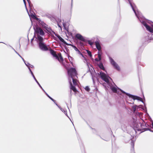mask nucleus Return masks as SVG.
I'll return each instance as SVG.
<instances>
[{
	"label": "nucleus",
	"instance_id": "23",
	"mask_svg": "<svg viewBox=\"0 0 153 153\" xmlns=\"http://www.w3.org/2000/svg\"><path fill=\"white\" fill-rule=\"evenodd\" d=\"M152 127H153V122H152ZM148 130L149 131H150L153 132V131H152V130H151V129H150V128H148L145 129L143 130V131H148Z\"/></svg>",
	"mask_w": 153,
	"mask_h": 153
},
{
	"label": "nucleus",
	"instance_id": "27",
	"mask_svg": "<svg viewBox=\"0 0 153 153\" xmlns=\"http://www.w3.org/2000/svg\"><path fill=\"white\" fill-rule=\"evenodd\" d=\"M28 68L30 71V72L31 75H32V76H33V75H34L33 72L32 71L30 68V67H28Z\"/></svg>",
	"mask_w": 153,
	"mask_h": 153
},
{
	"label": "nucleus",
	"instance_id": "44",
	"mask_svg": "<svg viewBox=\"0 0 153 153\" xmlns=\"http://www.w3.org/2000/svg\"><path fill=\"white\" fill-rule=\"evenodd\" d=\"M57 38L59 39L60 38H61V37L59 35H57Z\"/></svg>",
	"mask_w": 153,
	"mask_h": 153
},
{
	"label": "nucleus",
	"instance_id": "4",
	"mask_svg": "<svg viewBox=\"0 0 153 153\" xmlns=\"http://www.w3.org/2000/svg\"><path fill=\"white\" fill-rule=\"evenodd\" d=\"M75 38L76 39L79 40L80 41L79 44L81 46H84L87 42L91 45H92L93 44V42L91 40H87L85 39L79 33H77L75 35Z\"/></svg>",
	"mask_w": 153,
	"mask_h": 153
},
{
	"label": "nucleus",
	"instance_id": "6",
	"mask_svg": "<svg viewBox=\"0 0 153 153\" xmlns=\"http://www.w3.org/2000/svg\"><path fill=\"white\" fill-rule=\"evenodd\" d=\"M132 125L136 132H137V131L141 132L142 131L141 123L139 120H137L135 118H133Z\"/></svg>",
	"mask_w": 153,
	"mask_h": 153
},
{
	"label": "nucleus",
	"instance_id": "20",
	"mask_svg": "<svg viewBox=\"0 0 153 153\" xmlns=\"http://www.w3.org/2000/svg\"><path fill=\"white\" fill-rule=\"evenodd\" d=\"M102 54V51H99L98 52V56L99 60L100 61L101 59V56Z\"/></svg>",
	"mask_w": 153,
	"mask_h": 153
},
{
	"label": "nucleus",
	"instance_id": "49",
	"mask_svg": "<svg viewBox=\"0 0 153 153\" xmlns=\"http://www.w3.org/2000/svg\"><path fill=\"white\" fill-rule=\"evenodd\" d=\"M21 58L22 56L19 55V54L18 53H17Z\"/></svg>",
	"mask_w": 153,
	"mask_h": 153
},
{
	"label": "nucleus",
	"instance_id": "46",
	"mask_svg": "<svg viewBox=\"0 0 153 153\" xmlns=\"http://www.w3.org/2000/svg\"><path fill=\"white\" fill-rule=\"evenodd\" d=\"M72 1H73V0H71V9L72 8V6H73Z\"/></svg>",
	"mask_w": 153,
	"mask_h": 153
},
{
	"label": "nucleus",
	"instance_id": "33",
	"mask_svg": "<svg viewBox=\"0 0 153 153\" xmlns=\"http://www.w3.org/2000/svg\"><path fill=\"white\" fill-rule=\"evenodd\" d=\"M25 64L27 68L28 67H30V64L29 62H26V63H25Z\"/></svg>",
	"mask_w": 153,
	"mask_h": 153
},
{
	"label": "nucleus",
	"instance_id": "29",
	"mask_svg": "<svg viewBox=\"0 0 153 153\" xmlns=\"http://www.w3.org/2000/svg\"><path fill=\"white\" fill-rule=\"evenodd\" d=\"M29 5L30 7H31V6H32V4H31V3L30 0H27Z\"/></svg>",
	"mask_w": 153,
	"mask_h": 153
},
{
	"label": "nucleus",
	"instance_id": "60",
	"mask_svg": "<svg viewBox=\"0 0 153 153\" xmlns=\"http://www.w3.org/2000/svg\"><path fill=\"white\" fill-rule=\"evenodd\" d=\"M19 48H20V45H19Z\"/></svg>",
	"mask_w": 153,
	"mask_h": 153
},
{
	"label": "nucleus",
	"instance_id": "47",
	"mask_svg": "<svg viewBox=\"0 0 153 153\" xmlns=\"http://www.w3.org/2000/svg\"><path fill=\"white\" fill-rule=\"evenodd\" d=\"M53 33L55 35V34H56L55 33L54 31H52H52H51V33Z\"/></svg>",
	"mask_w": 153,
	"mask_h": 153
},
{
	"label": "nucleus",
	"instance_id": "5",
	"mask_svg": "<svg viewBox=\"0 0 153 153\" xmlns=\"http://www.w3.org/2000/svg\"><path fill=\"white\" fill-rule=\"evenodd\" d=\"M33 29L34 30V36H37L36 37V38L37 40H39L40 38L44 39L42 36L45 35V33L43 29L38 26L34 27Z\"/></svg>",
	"mask_w": 153,
	"mask_h": 153
},
{
	"label": "nucleus",
	"instance_id": "40",
	"mask_svg": "<svg viewBox=\"0 0 153 153\" xmlns=\"http://www.w3.org/2000/svg\"><path fill=\"white\" fill-rule=\"evenodd\" d=\"M95 61L97 62H99V61H100V60H99V59H98L97 58H95Z\"/></svg>",
	"mask_w": 153,
	"mask_h": 153
},
{
	"label": "nucleus",
	"instance_id": "22",
	"mask_svg": "<svg viewBox=\"0 0 153 153\" xmlns=\"http://www.w3.org/2000/svg\"><path fill=\"white\" fill-rule=\"evenodd\" d=\"M60 41L64 43V44H66L67 45H69L67 43L65 40H64L62 38V37L61 38H60L59 39Z\"/></svg>",
	"mask_w": 153,
	"mask_h": 153
},
{
	"label": "nucleus",
	"instance_id": "37",
	"mask_svg": "<svg viewBox=\"0 0 153 153\" xmlns=\"http://www.w3.org/2000/svg\"><path fill=\"white\" fill-rule=\"evenodd\" d=\"M63 112H64V113L68 117V116L67 115V111H65V110H63Z\"/></svg>",
	"mask_w": 153,
	"mask_h": 153
},
{
	"label": "nucleus",
	"instance_id": "31",
	"mask_svg": "<svg viewBox=\"0 0 153 153\" xmlns=\"http://www.w3.org/2000/svg\"><path fill=\"white\" fill-rule=\"evenodd\" d=\"M68 59L70 61V62L71 63H72V59H73L72 57L71 56H68Z\"/></svg>",
	"mask_w": 153,
	"mask_h": 153
},
{
	"label": "nucleus",
	"instance_id": "51",
	"mask_svg": "<svg viewBox=\"0 0 153 153\" xmlns=\"http://www.w3.org/2000/svg\"><path fill=\"white\" fill-rule=\"evenodd\" d=\"M88 68H89V71H90V70L89 67H88Z\"/></svg>",
	"mask_w": 153,
	"mask_h": 153
},
{
	"label": "nucleus",
	"instance_id": "2",
	"mask_svg": "<svg viewBox=\"0 0 153 153\" xmlns=\"http://www.w3.org/2000/svg\"><path fill=\"white\" fill-rule=\"evenodd\" d=\"M110 86V88L112 91L114 93H116L117 94H119L120 95H122V94H125L127 96H128L129 98H131L134 100H139L143 103H144L143 102L142 100V99L140 97L134 95H133L131 94H130L129 93H127L121 89L119 88L118 87H117L116 88L113 86L112 85H109Z\"/></svg>",
	"mask_w": 153,
	"mask_h": 153
},
{
	"label": "nucleus",
	"instance_id": "45",
	"mask_svg": "<svg viewBox=\"0 0 153 153\" xmlns=\"http://www.w3.org/2000/svg\"><path fill=\"white\" fill-rule=\"evenodd\" d=\"M149 36H148V37L149 38L148 39L149 40H151L153 39L150 37L149 38Z\"/></svg>",
	"mask_w": 153,
	"mask_h": 153
},
{
	"label": "nucleus",
	"instance_id": "50",
	"mask_svg": "<svg viewBox=\"0 0 153 153\" xmlns=\"http://www.w3.org/2000/svg\"><path fill=\"white\" fill-rule=\"evenodd\" d=\"M55 36H57V35H59L58 34H56H56H55Z\"/></svg>",
	"mask_w": 153,
	"mask_h": 153
},
{
	"label": "nucleus",
	"instance_id": "48",
	"mask_svg": "<svg viewBox=\"0 0 153 153\" xmlns=\"http://www.w3.org/2000/svg\"><path fill=\"white\" fill-rule=\"evenodd\" d=\"M53 33L55 35V34H56L55 33L54 31H52H52H51V33Z\"/></svg>",
	"mask_w": 153,
	"mask_h": 153
},
{
	"label": "nucleus",
	"instance_id": "34",
	"mask_svg": "<svg viewBox=\"0 0 153 153\" xmlns=\"http://www.w3.org/2000/svg\"><path fill=\"white\" fill-rule=\"evenodd\" d=\"M144 106H145V107L143 108H142V109L144 110V111H145V112L146 113H147V109H146V106H145V104H144Z\"/></svg>",
	"mask_w": 153,
	"mask_h": 153
},
{
	"label": "nucleus",
	"instance_id": "24",
	"mask_svg": "<svg viewBox=\"0 0 153 153\" xmlns=\"http://www.w3.org/2000/svg\"><path fill=\"white\" fill-rule=\"evenodd\" d=\"M77 52H78V53L82 55V56L85 58V61H86L87 59L86 58L84 57V55L80 52V51L78 50V51H77Z\"/></svg>",
	"mask_w": 153,
	"mask_h": 153
},
{
	"label": "nucleus",
	"instance_id": "3",
	"mask_svg": "<svg viewBox=\"0 0 153 153\" xmlns=\"http://www.w3.org/2000/svg\"><path fill=\"white\" fill-rule=\"evenodd\" d=\"M68 75L69 82L70 80H72V82L74 85H77V79L78 78L77 73L75 68H71L68 70Z\"/></svg>",
	"mask_w": 153,
	"mask_h": 153
},
{
	"label": "nucleus",
	"instance_id": "41",
	"mask_svg": "<svg viewBox=\"0 0 153 153\" xmlns=\"http://www.w3.org/2000/svg\"><path fill=\"white\" fill-rule=\"evenodd\" d=\"M21 58L22 59L23 61L25 63H26V61L24 60V59L22 57H21Z\"/></svg>",
	"mask_w": 153,
	"mask_h": 153
},
{
	"label": "nucleus",
	"instance_id": "21",
	"mask_svg": "<svg viewBox=\"0 0 153 153\" xmlns=\"http://www.w3.org/2000/svg\"><path fill=\"white\" fill-rule=\"evenodd\" d=\"M143 114V113L141 112H136L135 113V115L136 116H139L140 117H141L142 115Z\"/></svg>",
	"mask_w": 153,
	"mask_h": 153
},
{
	"label": "nucleus",
	"instance_id": "38",
	"mask_svg": "<svg viewBox=\"0 0 153 153\" xmlns=\"http://www.w3.org/2000/svg\"><path fill=\"white\" fill-rule=\"evenodd\" d=\"M9 46L13 50V51L16 52V53H18V52L11 46L9 45Z\"/></svg>",
	"mask_w": 153,
	"mask_h": 153
},
{
	"label": "nucleus",
	"instance_id": "59",
	"mask_svg": "<svg viewBox=\"0 0 153 153\" xmlns=\"http://www.w3.org/2000/svg\"><path fill=\"white\" fill-rule=\"evenodd\" d=\"M58 26H59V27H60V25H58Z\"/></svg>",
	"mask_w": 153,
	"mask_h": 153
},
{
	"label": "nucleus",
	"instance_id": "42",
	"mask_svg": "<svg viewBox=\"0 0 153 153\" xmlns=\"http://www.w3.org/2000/svg\"><path fill=\"white\" fill-rule=\"evenodd\" d=\"M30 67L31 68H34V66L33 65H31L30 64Z\"/></svg>",
	"mask_w": 153,
	"mask_h": 153
},
{
	"label": "nucleus",
	"instance_id": "13",
	"mask_svg": "<svg viewBox=\"0 0 153 153\" xmlns=\"http://www.w3.org/2000/svg\"><path fill=\"white\" fill-rule=\"evenodd\" d=\"M69 83L70 85V92L71 93V90H72L74 92H76L77 91V90H76V88L74 86H73L72 85L71 81V80H70L69 81Z\"/></svg>",
	"mask_w": 153,
	"mask_h": 153
},
{
	"label": "nucleus",
	"instance_id": "56",
	"mask_svg": "<svg viewBox=\"0 0 153 153\" xmlns=\"http://www.w3.org/2000/svg\"><path fill=\"white\" fill-rule=\"evenodd\" d=\"M68 117L69 118V119H70V121H71V119H70V118H69V117Z\"/></svg>",
	"mask_w": 153,
	"mask_h": 153
},
{
	"label": "nucleus",
	"instance_id": "15",
	"mask_svg": "<svg viewBox=\"0 0 153 153\" xmlns=\"http://www.w3.org/2000/svg\"><path fill=\"white\" fill-rule=\"evenodd\" d=\"M50 53L53 56L55 57L56 59H58V57L57 55L56 51L52 49L50 50Z\"/></svg>",
	"mask_w": 153,
	"mask_h": 153
},
{
	"label": "nucleus",
	"instance_id": "54",
	"mask_svg": "<svg viewBox=\"0 0 153 153\" xmlns=\"http://www.w3.org/2000/svg\"><path fill=\"white\" fill-rule=\"evenodd\" d=\"M68 117L69 118V119H70V121H71V119H70V118H69V117Z\"/></svg>",
	"mask_w": 153,
	"mask_h": 153
},
{
	"label": "nucleus",
	"instance_id": "10",
	"mask_svg": "<svg viewBox=\"0 0 153 153\" xmlns=\"http://www.w3.org/2000/svg\"><path fill=\"white\" fill-rule=\"evenodd\" d=\"M95 45L97 49L98 50V52L102 51L100 44L98 41H97L95 42Z\"/></svg>",
	"mask_w": 153,
	"mask_h": 153
},
{
	"label": "nucleus",
	"instance_id": "39",
	"mask_svg": "<svg viewBox=\"0 0 153 153\" xmlns=\"http://www.w3.org/2000/svg\"><path fill=\"white\" fill-rule=\"evenodd\" d=\"M24 2V4L25 5V7H26V9L27 10V11H28L27 9V8L26 6V1H25V2Z\"/></svg>",
	"mask_w": 153,
	"mask_h": 153
},
{
	"label": "nucleus",
	"instance_id": "57",
	"mask_svg": "<svg viewBox=\"0 0 153 153\" xmlns=\"http://www.w3.org/2000/svg\"><path fill=\"white\" fill-rule=\"evenodd\" d=\"M23 2H25V0H23Z\"/></svg>",
	"mask_w": 153,
	"mask_h": 153
},
{
	"label": "nucleus",
	"instance_id": "14",
	"mask_svg": "<svg viewBox=\"0 0 153 153\" xmlns=\"http://www.w3.org/2000/svg\"><path fill=\"white\" fill-rule=\"evenodd\" d=\"M128 126V124L127 123H123L121 125L122 129L124 131H127V127Z\"/></svg>",
	"mask_w": 153,
	"mask_h": 153
},
{
	"label": "nucleus",
	"instance_id": "35",
	"mask_svg": "<svg viewBox=\"0 0 153 153\" xmlns=\"http://www.w3.org/2000/svg\"><path fill=\"white\" fill-rule=\"evenodd\" d=\"M51 100L54 102V103L56 105H57V104L55 100H54L52 98Z\"/></svg>",
	"mask_w": 153,
	"mask_h": 153
},
{
	"label": "nucleus",
	"instance_id": "16",
	"mask_svg": "<svg viewBox=\"0 0 153 153\" xmlns=\"http://www.w3.org/2000/svg\"><path fill=\"white\" fill-rule=\"evenodd\" d=\"M98 67H99V68L102 70H103L104 71H105L106 72V71L105 70V68H104L103 64L102 63V62H100L99 64H98Z\"/></svg>",
	"mask_w": 153,
	"mask_h": 153
},
{
	"label": "nucleus",
	"instance_id": "7",
	"mask_svg": "<svg viewBox=\"0 0 153 153\" xmlns=\"http://www.w3.org/2000/svg\"><path fill=\"white\" fill-rule=\"evenodd\" d=\"M39 40H37V42L39 48L41 50L43 51H48L49 48L46 45V44L43 42L44 39L40 38Z\"/></svg>",
	"mask_w": 153,
	"mask_h": 153
},
{
	"label": "nucleus",
	"instance_id": "9",
	"mask_svg": "<svg viewBox=\"0 0 153 153\" xmlns=\"http://www.w3.org/2000/svg\"><path fill=\"white\" fill-rule=\"evenodd\" d=\"M109 61L111 64L114 68L117 71L120 70V68L118 65L115 62L114 60L111 57H109Z\"/></svg>",
	"mask_w": 153,
	"mask_h": 153
},
{
	"label": "nucleus",
	"instance_id": "62",
	"mask_svg": "<svg viewBox=\"0 0 153 153\" xmlns=\"http://www.w3.org/2000/svg\"><path fill=\"white\" fill-rule=\"evenodd\" d=\"M0 43H1V42H0Z\"/></svg>",
	"mask_w": 153,
	"mask_h": 153
},
{
	"label": "nucleus",
	"instance_id": "53",
	"mask_svg": "<svg viewBox=\"0 0 153 153\" xmlns=\"http://www.w3.org/2000/svg\"><path fill=\"white\" fill-rule=\"evenodd\" d=\"M68 117L69 118V119H70V121H71V119H70V118H69V117Z\"/></svg>",
	"mask_w": 153,
	"mask_h": 153
},
{
	"label": "nucleus",
	"instance_id": "58",
	"mask_svg": "<svg viewBox=\"0 0 153 153\" xmlns=\"http://www.w3.org/2000/svg\"><path fill=\"white\" fill-rule=\"evenodd\" d=\"M63 26L64 27H65V24H63Z\"/></svg>",
	"mask_w": 153,
	"mask_h": 153
},
{
	"label": "nucleus",
	"instance_id": "17",
	"mask_svg": "<svg viewBox=\"0 0 153 153\" xmlns=\"http://www.w3.org/2000/svg\"><path fill=\"white\" fill-rule=\"evenodd\" d=\"M131 145L132 147L131 149V153H135L134 148V143L132 140L131 141Z\"/></svg>",
	"mask_w": 153,
	"mask_h": 153
},
{
	"label": "nucleus",
	"instance_id": "25",
	"mask_svg": "<svg viewBox=\"0 0 153 153\" xmlns=\"http://www.w3.org/2000/svg\"><path fill=\"white\" fill-rule=\"evenodd\" d=\"M58 60H59V59L62 61H63L64 60L63 59L61 54L59 56H58Z\"/></svg>",
	"mask_w": 153,
	"mask_h": 153
},
{
	"label": "nucleus",
	"instance_id": "1",
	"mask_svg": "<svg viewBox=\"0 0 153 153\" xmlns=\"http://www.w3.org/2000/svg\"><path fill=\"white\" fill-rule=\"evenodd\" d=\"M134 12L135 16L140 21L145 27L146 30L151 33H153V25L151 27L148 25L147 22L150 23V21L146 19L142 16V13L138 10H136L137 7L135 4L133 3V0H127Z\"/></svg>",
	"mask_w": 153,
	"mask_h": 153
},
{
	"label": "nucleus",
	"instance_id": "8",
	"mask_svg": "<svg viewBox=\"0 0 153 153\" xmlns=\"http://www.w3.org/2000/svg\"><path fill=\"white\" fill-rule=\"evenodd\" d=\"M98 74L101 79L110 84L109 83V79H110L111 80H112V79L108 76L106 75L102 71H100V73H98Z\"/></svg>",
	"mask_w": 153,
	"mask_h": 153
},
{
	"label": "nucleus",
	"instance_id": "26",
	"mask_svg": "<svg viewBox=\"0 0 153 153\" xmlns=\"http://www.w3.org/2000/svg\"><path fill=\"white\" fill-rule=\"evenodd\" d=\"M87 51L88 55L90 56V57H91L92 56V55L91 54V52L88 50H87Z\"/></svg>",
	"mask_w": 153,
	"mask_h": 153
},
{
	"label": "nucleus",
	"instance_id": "12",
	"mask_svg": "<svg viewBox=\"0 0 153 153\" xmlns=\"http://www.w3.org/2000/svg\"><path fill=\"white\" fill-rule=\"evenodd\" d=\"M140 106L141 105L137 106L136 105H135L132 106L131 111L133 112L135 115V113H136V110L138 111V109L140 108Z\"/></svg>",
	"mask_w": 153,
	"mask_h": 153
},
{
	"label": "nucleus",
	"instance_id": "18",
	"mask_svg": "<svg viewBox=\"0 0 153 153\" xmlns=\"http://www.w3.org/2000/svg\"><path fill=\"white\" fill-rule=\"evenodd\" d=\"M43 28L50 34H51L52 30L50 28L46 26H44L43 27Z\"/></svg>",
	"mask_w": 153,
	"mask_h": 153
},
{
	"label": "nucleus",
	"instance_id": "52",
	"mask_svg": "<svg viewBox=\"0 0 153 153\" xmlns=\"http://www.w3.org/2000/svg\"><path fill=\"white\" fill-rule=\"evenodd\" d=\"M68 117L69 118V119H70V121H71V119H70V118H69V117Z\"/></svg>",
	"mask_w": 153,
	"mask_h": 153
},
{
	"label": "nucleus",
	"instance_id": "32",
	"mask_svg": "<svg viewBox=\"0 0 153 153\" xmlns=\"http://www.w3.org/2000/svg\"><path fill=\"white\" fill-rule=\"evenodd\" d=\"M85 89L88 91H89L90 90V89L88 86H86L85 87Z\"/></svg>",
	"mask_w": 153,
	"mask_h": 153
},
{
	"label": "nucleus",
	"instance_id": "61",
	"mask_svg": "<svg viewBox=\"0 0 153 153\" xmlns=\"http://www.w3.org/2000/svg\"><path fill=\"white\" fill-rule=\"evenodd\" d=\"M92 78H93V77ZM93 80L94 81L93 79Z\"/></svg>",
	"mask_w": 153,
	"mask_h": 153
},
{
	"label": "nucleus",
	"instance_id": "28",
	"mask_svg": "<svg viewBox=\"0 0 153 153\" xmlns=\"http://www.w3.org/2000/svg\"><path fill=\"white\" fill-rule=\"evenodd\" d=\"M44 93H45L46 95H47V96L50 99H51L52 98V97H51L44 90V91H43Z\"/></svg>",
	"mask_w": 153,
	"mask_h": 153
},
{
	"label": "nucleus",
	"instance_id": "43",
	"mask_svg": "<svg viewBox=\"0 0 153 153\" xmlns=\"http://www.w3.org/2000/svg\"><path fill=\"white\" fill-rule=\"evenodd\" d=\"M57 38L59 39L60 38H61V37L59 35H57Z\"/></svg>",
	"mask_w": 153,
	"mask_h": 153
},
{
	"label": "nucleus",
	"instance_id": "11",
	"mask_svg": "<svg viewBox=\"0 0 153 153\" xmlns=\"http://www.w3.org/2000/svg\"><path fill=\"white\" fill-rule=\"evenodd\" d=\"M142 127V131L141 132L140 134L142 132H144L143 131V130H145V129L147 128H145L144 127H149V124L146 123L143 120V123H141Z\"/></svg>",
	"mask_w": 153,
	"mask_h": 153
},
{
	"label": "nucleus",
	"instance_id": "19",
	"mask_svg": "<svg viewBox=\"0 0 153 153\" xmlns=\"http://www.w3.org/2000/svg\"><path fill=\"white\" fill-rule=\"evenodd\" d=\"M32 76L33 77V79H34V80L39 85V86L40 87V88L42 90V91H44V89L41 86V85L37 81V80L36 79V78H35L34 75H33V76Z\"/></svg>",
	"mask_w": 153,
	"mask_h": 153
},
{
	"label": "nucleus",
	"instance_id": "55",
	"mask_svg": "<svg viewBox=\"0 0 153 153\" xmlns=\"http://www.w3.org/2000/svg\"><path fill=\"white\" fill-rule=\"evenodd\" d=\"M68 117L69 118V119H70V121H71V119H70V118H69V117Z\"/></svg>",
	"mask_w": 153,
	"mask_h": 153
},
{
	"label": "nucleus",
	"instance_id": "30",
	"mask_svg": "<svg viewBox=\"0 0 153 153\" xmlns=\"http://www.w3.org/2000/svg\"><path fill=\"white\" fill-rule=\"evenodd\" d=\"M72 45V46L73 47V48L74 49V50L76 51H78V49H77V48H76V47L75 46V45Z\"/></svg>",
	"mask_w": 153,
	"mask_h": 153
},
{
	"label": "nucleus",
	"instance_id": "36",
	"mask_svg": "<svg viewBox=\"0 0 153 153\" xmlns=\"http://www.w3.org/2000/svg\"><path fill=\"white\" fill-rule=\"evenodd\" d=\"M57 106L62 111H63V109L60 106H59L58 104L57 105Z\"/></svg>",
	"mask_w": 153,
	"mask_h": 153
}]
</instances>
